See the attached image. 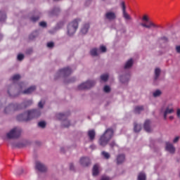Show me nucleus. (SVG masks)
I'll return each instance as SVG.
<instances>
[{
  "label": "nucleus",
  "instance_id": "nucleus-12",
  "mask_svg": "<svg viewBox=\"0 0 180 180\" xmlns=\"http://www.w3.org/2000/svg\"><path fill=\"white\" fill-rule=\"evenodd\" d=\"M35 168L37 171H39V172H46V171H47V167L41 163V162L39 161L35 162Z\"/></svg>",
  "mask_w": 180,
  "mask_h": 180
},
{
  "label": "nucleus",
  "instance_id": "nucleus-37",
  "mask_svg": "<svg viewBox=\"0 0 180 180\" xmlns=\"http://www.w3.org/2000/svg\"><path fill=\"white\" fill-rule=\"evenodd\" d=\"M101 154L106 160H109V158H110V155L109 154V153L103 151Z\"/></svg>",
  "mask_w": 180,
  "mask_h": 180
},
{
  "label": "nucleus",
  "instance_id": "nucleus-29",
  "mask_svg": "<svg viewBox=\"0 0 180 180\" xmlns=\"http://www.w3.org/2000/svg\"><path fill=\"white\" fill-rule=\"evenodd\" d=\"M134 130L135 133H139V131H140L141 130V124L134 123Z\"/></svg>",
  "mask_w": 180,
  "mask_h": 180
},
{
  "label": "nucleus",
  "instance_id": "nucleus-22",
  "mask_svg": "<svg viewBox=\"0 0 180 180\" xmlns=\"http://www.w3.org/2000/svg\"><path fill=\"white\" fill-rule=\"evenodd\" d=\"M90 54L91 56H92L93 57H98V56H99L100 52H99V49L97 48H93L91 49L90 51Z\"/></svg>",
  "mask_w": 180,
  "mask_h": 180
},
{
  "label": "nucleus",
  "instance_id": "nucleus-17",
  "mask_svg": "<svg viewBox=\"0 0 180 180\" xmlns=\"http://www.w3.org/2000/svg\"><path fill=\"white\" fill-rule=\"evenodd\" d=\"M105 19L108 20H115L116 19V13L113 11H108L105 13Z\"/></svg>",
  "mask_w": 180,
  "mask_h": 180
},
{
  "label": "nucleus",
  "instance_id": "nucleus-15",
  "mask_svg": "<svg viewBox=\"0 0 180 180\" xmlns=\"http://www.w3.org/2000/svg\"><path fill=\"white\" fill-rule=\"evenodd\" d=\"M143 129L147 133H150V131H153V129L151 128V121L148 120H146L143 124Z\"/></svg>",
  "mask_w": 180,
  "mask_h": 180
},
{
  "label": "nucleus",
  "instance_id": "nucleus-49",
  "mask_svg": "<svg viewBox=\"0 0 180 180\" xmlns=\"http://www.w3.org/2000/svg\"><path fill=\"white\" fill-rule=\"evenodd\" d=\"M22 174H23V169L21 168L18 170V172H17V174L22 175Z\"/></svg>",
  "mask_w": 180,
  "mask_h": 180
},
{
  "label": "nucleus",
  "instance_id": "nucleus-54",
  "mask_svg": "<svg viewBox=\"0 0 180 180\" xmlns=\"http://www.w3.org/2000/svg\"><path fill=\"white\" fill-rule=\"evenodd\" d=\"M8 95H9L10 96H12V94H11V90H8Z\"/></svg>",
  "mask_w": 180,
  "mask_h": 180
},
{
  "label": "nucleus",
  "instance_id": "nucleus-23",
  "mask_svg": "<svg viewBox=\"0 0 180 180\" xmlns=\"http://www.w3.org/2000/svg\"><path fill=\"white\" fill-rule=\"evenodd\" d=\"M144 110V106L143 105H138L134 108V113H136V115H139Z\"/></svg>",
  "mask_w": 180,
  "mask_h": 180
},
{
  "label": "nucleus",
  "instance_id": "nucleus-27",
  "mask_svg": "<svg viewBox=\"0 0 180 180\" xmlns=\"http://www.w3.org/2000/svg\"><path fill=\"white\" fill-rule=\"evenodd\" d=\"M161 95H162V91H161V90H160V89H157L155 91H153V96L154 98H158V97L161 96Z\"/></svg>",
  "mask_w": 180,
  "mask_h": 180
},
{
  "label": "nucleus",
  "instance_id": "nucleus-39",
  "mask_svg": "<svg viewBox=\"0 0 180 180\" xmlns=\"http://www.w3.org/2000/svg\"><path fill=\"white\" fill-rule=\"evenodd\" d=\"M39 127H41V129H44L46 127V122L41 121L38 123Z\"/></svg>",
  "mask_w": 180,
  "mask_h": 180
},
{
  "label": "nucleus",
  "instance_id": "nucleus-2",
  "mask_svg": "<svg viewBox=\"0 0 180 180\" xmlns=\"http://www.w3.org/2000/svg\"><path fill=\"white\" fill-rule=\"evenodd\" d=\"M33 103V101L27 100L24 101L21 105L18 103H12L8 106L6 107L4 112L8 113L11 110H19V109H23V108H27V106H30Z\"/></svg>",
  "mask_w": 180,
  "mask_h": 180
},
{
  "label": "nucleus",
  "instance_id": "nucleus-18",
  "mask_svg": "<svg viewBox=\"0 0 180 180\" xmlns=\"http://www.w3.org/2000/svg\"><path fill=\"white\" fill-rule=\"evenodd\" d=\"M133 64H134L133 58L129 59L124 64V70H130L133 67Z\"/></svg>",
  "mask_w": 180,
  "mask_h": 180
},
{
  "label": "nucleus",
  "instance_id": "nucleus-50",
  "mask_svg": "<svg viewBox=\"0 0 180 180\" xmlns=\"http://www.w3.org/2000/svg\"><path fill=\"white\" fill-rule=\"evenodd\" d=\"M176 116H177L178 119L180 120V108H178V109H177V111H176Z\"/></svg>",
  "mask_w": 180,
  "mask_h": 180
},
{
  "label": "nucleus",
  "instance_id": "nucleus-8",
  "mask_svg": "<svg viewBox=\"0 0 180 180\" xmlns=\"http://www.w3.org/2000/svg\"><path fill=\"white\" fill-rule=\"evenodd\" d=\"M95 85V81L88 80L86 82H83L77 86L78 91H84V89H89Z\"/></svg>",
  "mask_w": 180,
  "mask_h": 180
},
{
  "label": "nucleus",
  "instance_id": "nucleus-19",
  "mask_svg": "<svg viewBox=\"0 0 180 180\" xmlns=\"http://www.w3.org/2000/svg\"><path fill=\"white\" fill-rule=\"evenodd\" d=\"M48 13L49 16H57V15L60 13V8L59 7L53 8L52 10L49 11Z\"/></svg>",
  "mask_w": 180,
  "mask_h": 180
},
{
  "label": "nucleus",
  "instance_id": "nucleus-6",
  "mask_svg": "<svg viewBox=\"0 0 180 180\" xmlns=\"http://www.w3.org/2000/svg\"><path fill=\"white\" fill-rule=\"evenodd\" d=\"M20 134H22V129L19 127H15L7 133L6 137L7 139H18L20 137Z\"/></svg>",
  "mask_w": 180,
  "mask_h": 180
},
{
  "label": "nucleus",
  "instance_id": "nucleus-3",
  "mask_svg": "<svg viewBox=\"0 0 180 180\" xmlns=\"http://www.w3.org/2000/svg\"><path fill=\"white\" fill-rule=\"evenodd\" d=\"M113 137V129H108L104 134L101 136L98 143L102 147H105V146L108 145L109 141Z\"/></svg>",
  "mask_w": 180,
  "mask_h": 180
},
{
  "label": "nucleus",
  "instance_id": "nucleus-26",
  "mask_svg": "<svg viewBox=\"0 0 180 180\" xmlns=\"http://www.w3.org/2000/svg\"><path fill=\"white\" fill-rule=\"evenodd\" d=\"M99 174V165L96 164L93 167V175L94 176H96Z\"/></svg>",
  "mask_w": 180,
  "mask_h": 180
},
{
  "label": "nucleus",
  "instance_id": "nucleus-52",
  "mask_svg": "<svg viewBox=\"0 0 180 180\" xmlns=\"http://www.w3.org/2000/svg\"><path fill=\"white\" fill-rule=\"evenodd\" d=\"M101 180H110V178L108 176H103Z\"/></svg>",
  "mask_w": 180,
  "mask_h": 180
},
{
  "label": "nucleus",
  "instance_id": "nucleus-53",
  "mask_svg": "<svg viewBox=\"0 0 180 180\" xmlns=\"http://www.w3.org/2000/svg\"><path fill=\"white\" fill-rule=\"evenodd\" d=\"M70 169H71V171H74V165L72 163L70 165Z\"/></svg>",
  "mask_w": 180,
  "mask_h": 180
},
{
  "label": "nucleus",
  "instance_id": "nucleus-7",
  "mask_svg": "<svg viewBox=\"0 0 180 180\" xmlns=\"http://www.w3.org/2000/svg\"><path fill=\"white\" fill-rule=\"evenodd\" d=\"M72 72V70H71L70 68H65L63 69H60L58 70V72L56 73V78H60V77H63V78H65V77H68V75H70V74Z\"/></svg>",
  "mask_w": 180,
  "mask_h": 180
},
{
  "label": "nucleus",
  "instance_id": "nucleus-56",
  "mask_svg": "<svg viewBox=\"0 0 180 180\" xmlns=\"http://www.w3.org/2000/svg\"><path fill=\"white\" fill-rule=\"evenodd\" d=\"M3 37H4V36H2L1 34H0V41H1V40H2Z\"/></svg>",
  "mask_w": 180,
  "mask_h": 180
},
{
  "label": "nucleus",
  "instance_id": "nucleus-45",
  "mask_svg": "<svg viewBox=\"0 0 180 180\" xmlns=\"http://www.w3.org/2000/svg\"><path fill=\"white\" fill-rule=\"evenodd\" d=\"M39 26L41 27H46V26H47V23H46V22H39Z\"/></svg>",
  "mask_w": 180,
  "mask_h": 180
},
{
  "label": "nucleus",
  "instance_id": "nucleus-21",
  "mask_svg": "<svg viewBox=\"0 0 180 180\" xmlns=\"http://www.w3.org/2000/svg\"><path fill=\"white\" fill-rule=\"evenodd\" d=\"M88 30H89V23H86L81 29L82 34H86L88 33Z\"/></svg>",
  "mask_w": 180,
  "mask_h": 180
},
{
  "label": "nucleus",
  "instance_id": "nucleus-16",
  "mask_svg": "<svg viewBox=\"0 0 180 180\" xmlns=\"http://www.w3.org/2000/svg\"><path fill=\"white\" fill-rule=\"evenodd\" d=\"M166 151L170 153V154H174L175 153V147L174 145L169 142L166 143L165 147Z\"/></svg>",
  "mask_w": 180,
  "mask_h": 180
},
{
  "label": "nucleus",
  "instance_id": "nucleus-28",
  "mask_svg": "<svg viewBox=\"0 0 180 180\" xmlns=\"http://www.w3.org/2000/svg\"><path fill=\"white\" fill-rule=\"evenodd\" d=\"M117 164H122V162H124V155L122 154L117 156Z\"/></svg>",
  "mask_w": 180,
  "mask_h": 180
},
{
  "label": "nucleus",
  "instance_id": "nucleus-24",
  "mask_svg": "<svg viewBox=\"0 0 180 180\" xmlns=\"http://www.w3.org/2000/svg\"><path fill=\"white\" fill-rule=\"evenodd\" d=\"M95 134H96L95 130L94 129L89 130L88 131V136L90 141H94V140L95 139Z\"/></svg>",
  "mask_w": 180,
  "mask_h": 180
},
{
  "label": "nucleus",
  "instance_id": "nucleus-58",
  "mask_svg": "<svg viewBox=\"0 0 180 180\" xmlns=\"http://www.w3.org/2000/svg\"><path fill=\"white\" fill-rule=\"evenodd\" d=\"M61 151H62V153H64V148H61Z\"/></svg>",
  "mask_w": 180,
  "mask_h": 180
},
{
  "label": "nucleus",
  "instance_id": "nucleus-25",
  "mask_svg": "<svg viewBox=\"0 0 180 180\" xmlns=\"http://www.w3.org/2000/svg\"><path fill=\"white\" fill-rule=\"evenodd\" d=\"M160 74H161V69H160L159 68H156L155 69L154 81H157V79L160 78Z\"/></svg>",
  "mask_w": 180,
  "mask_h": 180
},
{
  "label": "nucleus",
  "instance_id": "nucleus-30",
  "mask_svg": "<svg viewBox=\"0 0 180 180\" xmlns=\"http://www.w3.org/2000/svg\"><path fill=\"white\" fill-rule=\"evenodd\" d=\"M147 179V176H146V173L144 172H140L138 174V179L137 180H146Z\"/></svg>",
  "mask_w": 180,
  "mask_h": 180
},
{
  "label": "nucleus",
  "instance_id": "nucleus-9",
  "mask_svg": "<svg viewBox=\"0 0 180 180\" xmlns=\"http://www.w3.org/2000/svg\"><path fill=\"white\" fill-rule=\"evenodd\" d=\"M56 117L58 119V120H63L62 122V126L63 127H70V120H67V116L63 113H58L56 115Z\"/></svg>",
  "mask_w": 180,
  "mask_h": 180
},
{
  "label": "nucleus",
  "instance_id": "nucleus-47",
  "mask_svg": "<svg viewBox=\"0 0 180 180\" xmlns=\"http://www.w3.org/2000/svg\"><path fill=\"white\" fill-rule=\"evenodd\" d=\"M177 141H179V136H176L173 140L174 144L176 143Z\"/></svg>",
  "mask_w": 180,
  "mask_h": 180
},
{
  "label": "nucleus",
  "instance_id": "nucleus-44",
  "mask_svg": "<svg viewBox=\"0 0 180 180\" xmlns=\"http://www.w3.org/2000/svg\"><path fill=\"white\" fill-rule=\"evenodd\" d=\"M38 106L39 109H43V106H44V103H43V101H39L38 103Z\"/></svg>",
  "mask_w": 180,
  "mask_h": 180
},
{
  "label": "nucleus",
  "instance_id": "nucleus-10",
  "mask_svg": "<svg viewBox=\"0 0 180 180\" xmlns=\"http://www.w3.org/2000/svg\"><path fill=\"white\" fill-rule=\"evenodd\" d=\"M20 89V92H22V94H25L26 95H29L30 94H32V92H34V91H36V86H30V88L24 90L23 91H22V89H23V87L25 86V83L22 82L18 84Z\"/></svg>",
  "mask_w": 180,
  "mask_h": 180
},
{
  "label": "nucleus",
  "instance_id": "nucleus-36",
  "mask_svg": "<svg viewBox=\"0 0 180 180\" xmlns=\"http://www.w3.org/2000/svg\"><path fill=\"white\" fill-rule=\"evenodd\" d=\"M108 78H109L108 74H104L101 76V81H103L104 82H106V81L108 79Z\"/></svg>",
  "mask_w": 180,
  "mask_h": 180
},
{
  "label": "nucleus",
  "instance_id": "nucleus-38",
  "mask_svg": "<svg viewBox=\"0 0 180 180\" xmlns=\"http://www.w3.org/2000/svg\"><path fill=\"white\" fill-rule=\"evenodd\" d=\"M12 81L15 82V81H18V79H20V75H15L11 78Z\"/></svg>",
  "mask_w": 180,
  "mask_h": 180
},
{
  "label": "nucleus",
  "instance_id": "nucleus-31",
  "mask_svg": "<svg viewBox=\"0 0 180 180\" xmlns=\"http://www.w3.org/2000/svg\"><path fill=\"white\" fill-rule=\"evenodd\" d=\"M37 36H39V31H34V32L30 34L29 37L30 40H34V39H36Z\"/></svg>",
  "mask_w": 180,
  "mask_h": 180
},
{
  "label": "nucleus",
  "instance_id": "nucleus-20",
  "mask_svg": "<svg viewBox=\"0 0 180 180\" xmlns=\"http://www.w3.org/2000/svg\"><path fill=\"white\" fill-rule=\"evenodd\" d=\"M171 113H174V108L169 107H167L166 110H165L164 112V119L165 120H167V116L168 115H171Z\"/></svg>",
  "mask_w": 180,
  "mask_h": 180
},
{
  "label": "nucleus",
  "instance_id": "nucleus-13",
  "mask_svg": "<svg viewBox=\"0 0 180 180\" xmlns=\"http://www.w3.org/2000/svg\"><path fill=\"white\" fill-rule=\"evenodd\" d=\"M120 81L122 84H127L130 81V72H127L120 77Z\"/></svg>",
  "mask_w": 180,
  "mask_h": 180
},
{
  "label": "nucleus",
  "instance_id": "nucleus-1",
  "mask_svg": "<svg viewBox=\"0 0 180 180\" xmlns=\"http://www.w3.org/2000/svg\"><path fill=\"white\" fill-rule=\"evenodd\" d=\"M41 115V110L40 109H34L27 111V112H25L24 114H20L18 116V120H25L27 122V120H32V119H34V117H39Z\"/></svg>",
  "mask_w": 180,
  "mask_h": 180
},
{
  "label": "nucleus",
  "instance_id": "nucleus-40",
  "mask_svg": "<svg viewBox=\"0 0 180 180\" xmlns=\"http://www.w3.org/2000/svg\"><path fill=\"white\" fill-rule=\"evenodd\" d=\"M75 77H71L70 79H69V80L67 81V79L65 80V84H70V82H75Z\"/></svg>",
  "mask_w": 180,
  "mask_h": 180
},
{
  "label": "nucleus",
  "instance_id": "nucleus-55",
  "mask_svg": "<svg viewBox=\"0 0 180 180\" xmlns=\"http://www.w3.org/2000/svg\"><path fill=\"white\" fill-rule=\"evenodd\" d=\"M169 119H170V120H173L174 116H170V117H169Z\"/></svg>",
  "mask_w": 180,
  "mask_h": 180
},
{
  "label": "nucleus",
  "instance_id": "nucleus-51",
  "mask_svg": "<svg viewBox=\"0 0 180 180\" xmlns=\"http://www.w3.org/2000/svg\"><path fill=\"white\" fill-rule=\"evenodd\" d=\"M110 147H115L116 146V143L115 141H112L110 143Z\"/></svg>",
  "mask_w": 180,
  "mask_h": 180
},
{
  "label": "nucleus",
  "instance_id": "nucleus-11",
  "mask_svg": "<svg viewBox=\"0 0 180 180\" xmlns=\"http://www.w3.org/2000/svg\"><path fill=\"white\" fill-rule=\"evenodd\" d=\"M121 8L122 9V16L124 19H125L126 22H129V20H131V16L126 12V4H124V1H122L121 4Z\"/></svg>",
  "mask_w": 180,
  "mask_h": 180
},
{
  "label": "nucleus",
  "instance_id": "nucleus-41",
  "mask_svg": "<svg viewBox=\"0 0 180 180\" xmlns=\"http://www.w3.org/2000/svg\"><path fill=\"white\" fill-rule=\"evenodd\" d=\"M25 58V56L22 53L18 55V61H22Z\"/></svg>",
  "mask_w": 180,
  "mask_h": 180
},
{
  "label": "nucleus",
  "instance_id": "nucleus-32",
  "mask_svg": "<svg viewBox=\"0 0 180 180\" xmlns=\"http://www.w3.org/2000/svg\"><path fill=\"white\" fill-rule=\"evenodd\" d=\"M27 143L28 142L27 141L19 142L16 144V147H18L19 148H22V147H26V146H27Z\"/></svg>",
  "mask_w": 180,
  "mask_h": 180
},
{
  "label": "nucleus",
  "instance_id": "nucleus-43",
  "mask_svg": "<svg viewBox=\"0 0 180 180\" xmlns=\"http://www.w3.org/2000/svg\"><path fill=\"white\" fill-rule=\"evenodd\" d=\"M47 47L49 49H53L54 47V43L53 42H48Z\"/></svg>",
  "mask_w": 180,
  "mask_h": 180
},
{
  "label": "nucleus",
  "instance_id": "nucleus-48",
  "mask_svg": "<svg viewBox=\"0 0 180 180\" xmlns=\"http://www.w3.org/2000/svg\"><path fill=\"white\" fill-rule=\"evenodd\" d=\"M176 51L178 54H180V45L176 46Z\"/></svg>",
  "mask_w": 180,
  "mask_h": 180
},
{
  "label": "nucleus",
  "instance_id": "nucleus-57",
  "mask_svg": "<svg viewBox=\"0 0 180 180\" xmlns=\"http://www.w3.org/2000/svg\"><path fill=\"white\" fill-rule=\"evenodd\" d=\"M90 147H91L93 150H94V148H95V146H94V145H91Z\"/></svg>",
  "mask_w": 180,
  "mask_h": 180
},
{
  "label": "nucleus",
  "instance_id": "nucleus-4",
  "mask_svg": "<svg viewBox=\"0 0 180 180\" xmlns=\"http://www.w3.org/2000/svg\"><path fill=\"white\" fill-rule=\"evenodd\" d=\"M141 20L143 22H141L140 25L142 26V27H145L146 29H157V27H158V25L150 20V18L147 15H143Z\"/></svg>",
  "mask_w": 180,
  "mask_h": 180
},
{
  "label": "nucleus",
  "instance_id": "nucleus-5",
  "mask_svg": "<svg viewBox=\"0 0 180 180\" xmlns=\"http://www.w3.org/2000/svg\"><path fill=\"white\" fill-rule=\"evenodd\" d=\"M79 22H81V19L77 18V19H75L72 22H70L68 25V36H72L75 34V32H77V30L78 29Z\"/></svg>",
  "mask_w": 180,
  "mask_h": 180
},
{
  "label": "nucleus",
  "instance_id": "nucleus-33",
  "mask_svg": "<svg viewBox=\"0 0 180 180\" xmlns=\"http://www.w3.org/2000/svg\"><path fill=\"white\" fill-rule=\"evenodd\" d=\"M6 20V14L4 11H0V22Z\"/></svg>",
  "mask_w": 180,
  "mask_h": 180
},
{
  "label": "nucleus",
  "instance_id": "nucleus-34",
  "mask_svg": "<svg viewBox=\"0 0 180 180\" xmlns=\"http://www.w3.org/2000/svg\"><path fill=\"white\" fill-rule=\"evenodd\" d=\"M36 15H34V16H32V17H31V20H32V22H37V20H39V15H40V13H39V12H37V13H36Z\"/></svg>",
  "mask_w": 180,
  "mask_h": 180
},
{
  "label": "nucleus",
  "instance_id": "nucleus-14",
  "mask_svg": "<svg viewBox=\"0 0 180 180\" xmlns=\"http://www.w3.org/2000/svg\"><path fill=\"white\" fill-rule=\"evenodd\" d=\"M79 164L82 167H88L91 165V160L88 157H83L80 158Z\"/></svg>",
  "mask_w": 180,
  "mask_h": 180
},
{
  "label": "nucleus",
  "instance_id": "nucleus-35",
  "mask_svg": "<svg viewBox=\"0 0 180 180\" xmlns=\"http://www.w3.org/2000/svg\"><path fill=\"white\" fill-rule=\"evenodd\" d=\"M98 49V51L100 53V54H102V53H106V46H103V45H101L100 46L99 49Z\"/></svg>",
  "mask_w": 180,
  "mask_h": 180
},
{
  "label": "nucleus",
  "instance_id": "nucleus-42",
  "mask_svg": "<svg viewBox=\"0 0 180 180\" xmlns=\"http://www.w3.org/2000/svg\"><path fill=\"white\" fill-rule=\"evenodd\" d=\"M103 91L108 94V92H110V87L109 86H105Z\"/></svg>",
  "mask_w": 180,
  "mask_h": 180
},
{
  "label": "nucleus",
  "instance_id": "nucleus-46",
  "mask_svg": "<svg viewBox=\"0 0 180 180\" xmlns=\"http://www.w3.org/2000/svg\"><path fill=\"white\" fill-rule=\"evenodd\" d=\"M121 33H126V28L123 27V25H121Z\"/></svg>",
  "mask_w": 180,
  "mask_h": 180
},
{
  "label": "nucleus",
  "instance_id": "nucleus-59",
  "mask_svg": "<svg viewBox=\"0 0 180 180\" xmlns=\"http://www.w3.org/2000/svg\"><path fill=\"white\" fill-rule=\"evenodd\" d=\"M103 1H105V0H103Z\"/></svg>",
  "mask_w": 180,
  "mask_h": 180
}]
</instances>
